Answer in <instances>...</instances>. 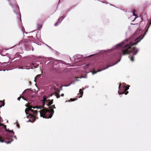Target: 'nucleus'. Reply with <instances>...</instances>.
<instances>
[{
  "label": "nucleus",
  "mask_w": 151,
  "mask_h": 151,
  "mask_svg": "<svg viewBox=\"0 0 151 151\" xmlns=\"http://www.w3.org/2000/svg\"><path fill=\"white\" fill-rule=\"evenodd\" d=\"M28 41H29V43L28 45H26L24 49L27 51H29L31 50L32 46L31 45V42L29 41L30 40H29Z\"/></svg>",
  "instance_id": "obj_11"
},
{
  "label": "nucleus",
  "mask_w": 151,
  "mask_h": 151,
  "mask_svg": "<svg viewBox=\"0 0 151 151\" xmlns=\"http://www.w3.org/2000/svg\"><path fill=\"white\" fill-rule=\"evenodd\" d=\"M34 37L37 38V34H34V36L33 35L27 37V38L29 39H33V40L35 41V39Z\"/></svg>",
  "instance_id": "obj_14"
},
{
  "label": "nucleus",
  "mask_w": 151,
  "mask_h": 151,
  "mask_svg": "<svg viewBox=\"0 0 151 151\" xmlns=\"http://www.w3.org/2000/svg\"><path fill=\"white\" fill-rule=\"evenodd\" d=\"M35 79H35V80H34V81H35V82H36V80H35Z\"/></svg>",
  "instance_id": "obj_47"
},
{
  "label": "nucleus",
  "mask_w": 151,
  "mask_h": 151,
  "mask_svg": "<svg viewBox=\"0 0 151 151\" xmlns=\"http://www.w3.org/2000/svg\"><path fill=\"white\" fill-rule=\"evenodd\" d=\"M21 97H18L17 98V100L19 101H20V100L21 99Z\"/></svg>",
  "instance_id": "obj_38"
},
{
  "label": "nucleus",
  "mask_w": 151,
  "mask_h": 151,
  "mask_svg": "<svg viewBox=\"0 0 151 151\" xmlns=\"http://www.w3.org/2000/svg\"><path fill=\"white\" fill-rule=\"evenodd\" d=\"M76 100H74V99H72V98H71L70 99V101H74Z\"/></svg>",
  "instance_id": "obj_31"
},
{
  "label": "nucleus",
  "mask_w": 151,
  "mask_h": 151,
  "mask_svg": "<svg viewBox=\"0 0 151 151\" xmlns=\"http://www.w3.org/2000/svg\"><path fill=\"white\" fill-rule=\"evenodd\" d=\"M25 66L19 67L18 68L19 69L28 70L30 68L32 69L33 67L37 68L39 66L40 68H41L42 66L41 63L40 61H37L35 63H25Z\"/></svg>",
  "instance_id": "obj_5"
},
{
  "label": "nucleus",
  "mask_w": 151,
  "mask_h": 151,
  "mask_svg": "<svg viewBox=\"0 0 151 151\" xmlns=\"http://www.w3.org/2000/svg\"><path fill=\"white\" fill-rule=\"evenodd\" d=\"M132 14L133 16L135 17L136 18H138V15L136 14L135 13H132Z\"/></svg>",
  "instance_id": "obj_23"
},
{
  "label": "nucleus",
  "mask_w": 151,
  "mask_h": 151,
  "mask_svg": "<svg viewBox=\"0 0 151 151\" xmlns=\"http://www.w3.org/2000/svg\"><path fill=\"white\" fill-rule=\"evenodd\" d=\"M53 100H52L51 101H50V102H49V105L47 104V106H49L50 105H51L52 104H53Z\"/></svg>",
  "instance_id": "obj_22"
},
{
  "label": "nucleus",
  "mask_w": 151,
  "mask_h": 151,
  "mask_svg": "<svg viewBox=\"0 0 151 151\" xmlns=\"http://www.w3.org/2000/svg\"><path fill=\"white\" fill-rule=\"evenodd\" d=\"M26 114L27 115V118H29L30 119L27 122L32 123L34 122L38 119L37 115L38 113L37 110H34L31 109L26 108L25 110Z\"/></svg>",
  "instance_id": "obj_4"
},
{
  "label": "nucleus",
  "mask_w": 151,
  "mask_h": 151,
  "mask_svg": "<svg viewBox=\"0 0 151 151\" xmlns=\"http://www.w3.org/2000/svg\"><path fill=\"white\" fill-rule=\"evenodd\" d=\"M101 2H102V3H105V2H103V1H101Z\"/></svg>",
  "instance_id": "obj_49"
},
{
  "label": "nucleus",
  "mask_w": 151,
  "mask_h": 151,
  "mask_svg": "<svg viewBox=\"0 0 151 151\" xmlns=\"http://www.w3.org/2000/svg\"><path fill=\"white\" fill-rule=\"evenodd\" d=\"M52 95H53V94H52L50 95V96H52Z\"/></svg>",
  "instance_id": "obj_52"
},
{
  "label": "nucleus",
  "mask_w": 151,
  "mask_h": 151,
  "mask_svg": "<svg viewBox=\"0 0 151 151\" xmlns=\"http://www.w3.org/2000/svg\"><path fill=\"white\" fill-rule=\"evenodd\" d=\"M78 81V80L77 79H76L75 80L72 81L71 82V83L69 85H64L63 86H66V87L69 86L71 84H74L75 83V82H76V81Z\"/></svg>",
  "instance_id": "obj_15"
},
{
  "label": "nucleus",
  "mask_w": 151,
  "mask_h": 151,
  "mask_svg": "<svg viewBox=\"0 0 151 151\" xmlns=\"http://www.w3.org/2000/svg\"><path fill=\"white\" fill-rule=\"evenodd\" d=\"M7 140H8V141H5L4 140H3L1 139L0 138V142H5L7 144H10L13 141V139L12 138H10L9 139H6Z\"/></svg>",
  "instance_id": "obj_12"
},
{
  "label": "nucleus",
  "mask_w": 151,
  "mask_h": 151,
  "mask_svg": "<svg viewBox=\"0 0 151 151\" xmlns=\"http://www.w3.org/2000/svg\"><path fill=\"white\" fill-rule=\"evenodd\" d=\"M137 18H136V17H135V18L134 19L132 20V22H134V21H135V20Z\"/></svg>",
  "instance_id": "obj_42"
},
{
  "label": "nucleus",
  "mask_w": 151,
  "mask_h": 151,
  "mask_svg": "<svg viewBox=\"0 0 151 151\" xmlns=\"http://www.w3.org/2000/svg\"><path fill=\"white\" fill-rule=\"evenodd\" d=\"M32 50L33 51L34 50V49H33V47L32 46Z\"/></svg>",
  "instance_id": "obj_45"
},
{
  "label": "nucleus",
  "mask_w": 151,
  "mask_h": 151,
  "mask_svg": "<svg viewBox=\"0 0 151 151\" xmlns=\"http://www.w3.org/2000/svg\"><path fill=\"white\" fill-rule=\"evenodd\" d=\"M4 63H6V64H7V63H6V62H4Z\"/></svg>",
  "instance_id": "obj_50"
},
{
  "label": "nucleus",
  "mask_w": 151,
  "mask_h": 151,
  "mask_svg": "<svg viewBox=\"0 0 151 151\" xmlns=\"http://www.w3.org/2000/svg\"><path fill=\"white\" fill-rule=\"evenodd\" d=\"M88 87H89L88 86H85L84 88H83L82 89H81L79 90V93H78V95H81V96H80L78 97L79 98H80L82 97V96L83 95V90H84V89H85L86 88H88Z\"/></svg>",
  "instance_id": "obj_10"
},
{
  "label": "nucleus",
  "mask_w": 151,
  "mask_h": 151,
  "mask_svg": "<svg viewBox=\"0 0 151 151\" xmlns=\"http://www.w3.org/2000/svg\"><path fill=\"white\" fill-rule=\"evenodd\" d=\"M138 30H141V28H140V27H139V28H138Z\"/></svg>",
  "instance_id": "obj_44"
},
{
  "label": "nucleus",
  "mask_w": 151,
  "mask_h": 151,
  "mask_svg": "<svg viewBox=\"0 0 151 151\" xmlns=\"http://www.w3.org/2000/svg\"><path fill=\"white\" fill-rule=\"evenodd\" d=\"M9 2V5L11 6L12 8L13 11L14 13L17 15V18L20 19L21 22L20 25L21 26L22 30L23 33L25 32V29L22 25L21 20V14L20 13L19 7L17 4V2L15 0H7Z\"/></svg>",
  "instance_id": "obj_1"
},
{
  "label": "nucleus",
  "mask_w": 151,
  "mask_h": 151,
  "mask_svg": "<svg viewBox=\"0 0 151 151\" xmlns=\"http://www.w3.org/2000/svg\"><path fill=\"white\" fill-rule=\"evenodd\" d=\"M14 137L16 140L17 139V137H16V136H14Z\"/></svg>",
  "instance_id": "obj_39"
},
{
  "label": "nucleus",
  "mask_w": 151,
  "mask_h": 151,
  "mask_svg": "<svg viewBox=\"0 0 151 151\" xmlns=\"http://www.w3.org/2000/svg\"><path fill=\"white\" fill-rule=\"evenodd\" d=\"M66 17V16H62L61 17H60L59 18V19H60V21L59 22V23H60L61 22H62V21Z\"/></svg>",
  "instance_id": "obj_16"
},
{
  "label": "nucleus",
  "mask_w": 151,
  "mask_h": 151,
  "mask_svg": "<svg viewBox=\"0 0 151 151\" xmlns=\"http://www.w3.org/2000/svg\"><path fill=\"white\" fill-rule=\"evenodd\" d=\"M25 106L26 107H27V106L26 104L25 105Z\"/></svg>",
  "instance_id": "obj_51"
},
{
  "label": "nucleus",
  "mask_w": 151,
  "mask_h": 151,
  "mask_svg": "<svg viewBox=\"0 0 151 151\" xmlns=\"http://www.w3.org/2000/svg\"><path fill=\"white\" fill-rule=\"evenodd\" d=\"M23 100H25V101H28V100H27V99H26L24 97H21Z\"/></svg>",
  "instance_id": "obj_30"
},
{
  "label": "nucleus",
  "mask_w": 151,
  "mask_h": 151,
  "mask_svg": "<svg viewBox=\"0 0 151 151\" xmlns=\"http://www.w3.org/2000/svg\"><path fill=\"white\" fill-rule=\"evenodd\" d=\"M75 6H76V5H75L72 6L70 8V10H71L73 9L75 7Z\"/></svg>",
  "instance_id": "obj_27"
},
{
  "label": "nucleus",
  "mask_w": 151,
  "mask_h": 151,
  "mask_svg": "<svg viewBox=\"0 0 151 151\" xmlns=\"http://www.w3.org/2000/svg\"><path fill=\"white\" fill-rule=\"evenodd\" d=\"M44 60V63L45 64L50 65L51 67H53L54 65L58 63L57 60H54L51 58H45Z\"/></svg>",
  "instance_id": "obj_8"
},
{
  "label": "nucleus",
  "mask_w": 151,
  "mask_h": 151,
  "mask_svg": "<svg viewBox=\"0 0 151 151\" xmlns=\"http://www.w3.org/2000/svg\"><path fill=\"white\" fill-rule=\"evenodd\" d=\"M20 55L19 54V53H18H18H17L16 54V55H15V58L16 57H17V56H20Z\"/></svg>",
  "instance_id": "obj_34"
},
{
  "label": "nucleus",
  "mask_w": 151,
  "mask_h": 151,
  "mask_svg": "<svg viewBox=\"0 0 151 151\" xmlns=\"http://www.w3.org/2000/svg\"><path fill=\"white\" fill-rule=\"evenodd\" d=\"M16 124V126L17 127V128H19L20 127L19 124H18V123H17V122L14 123V124Z\"/></svg>",
  "instance_id": "obj_25"
},
{
  "label": "nucleus",
  "mask_w": 151,
  "mask_h": 151,
  "mask_svg": "<svg viewBox=\"0 0 151 151\" xmlns=\"http://www.w3.org/2000/svg\"><path fill=\"white\" fill-rule=\"evenodd\" d=\"M83 68L84 69H91L92 68L91 67V65L90 63H88L86 64V65L83 66Z\"/></svg>",
  "instance_id": "obj_13"
},
{
  "label": "nucleus",
  "mask_w": 151,
  "mask_h": 151,
  "mask_svg": "<svg viewBox=\"0 0 151 151\" xmlns=\"http://www.w3.org/2000/svg\"><path fill=\"white\" fill-rule=\"evenodd\" d=\"M60 91L59 90H57V94H58V95L56 96V97L57 98H59L60 97V96L59 95V93H60Z\"/></svg>",
  "instance_id": "obj_20"
},
{
  "label": "nucleus",
  "mask_w": 151,
  "mask_h": 151,
  "mask_svg": "<svg viewBox=\"0 0 151 151\" xmlns=\"http://www.w3.org/2000/svg\"><path fill=\"white\" fill-rule=\"evenodd\" d=\"M87 78V75L86 74L85 76H81L80 77H79L80 78Z\"/></svg>",
  "instance_id": "obj_21"
},
{
  "label": "nucleus",
  "mask_w": 151,
  "mask_h": 151,
  "mask_svg": "<svg viewBox=\"0 0 151 151\" xmlns=\"http://www.w3.org/2000/svg\"><path fill=\"white\" fill-rule=\"evenodd\" d=\"M70 60H71V59L70 58Z\"/></svg>",
  "instance_id": "obj_54"
},
{
  "label": "nucleus",
  "mask_w": 151,
  "mask_h": 151,
  "mask_svg": "<svg viewBox=\"0 0 151 151\" xmlns=\"http://www.w3.org/2000/svg\"><path fill=\"white\" fill-rule=\"evenodd\" d=\"M0 104H1V105H0V108H1L2 106H4L5 105L4 102L2 101H0Z\"/></svg>",
  "instance_id": "obj_19"
},
{
  "label": "nucleus",
  "mask_w": 151,
  "mask_h": 151,
  "mask_svg": "<svg viewBox=\"0 0 151 151\" xmlns=\"http://www.w3.org/2000/svg\"><path fill=\"white\" fill-rule=\"evenodd\" d=\"M40 77V75H37L36 77H35V79H36L37 78H38Z\"/></svg>",
  "instance_id": "obj_26"
},
{
  "label": "nucleus",
  "mask_w": 151,
  "mask_h": 151,
  "mask_svg": "<svg viewBox=\"0 0 151 151\" xmlns=\"http://www.w3.org/2000/svg\"><path fill=\"white\" fill-rule=\"evenodd\" d=\"M136 11V10L135 9H134L132 11V13H135Z\"/></svg>",
  "instance_id": "obj_35"
},
{
  "label": "nucleus",
  "mask_w": 151,
  "mask_h": 151,
  "mask_svg": "<svg viewBox=\"0 0 151 151\" xmlns=\"http://www.w3.org/2000/svg\"><path fill=\"white\" fill-rule=\"evenodd\" d=\"M68 9H66V11H65V12H67V11H68Z\"/></svg>",
  "instance_id": "obj_48"
},
{
  "label": "nucleus",
  "mask_w": 151,
  "mask_h": 151,
  "mask_svg": "<svg viewBox=\"0 0 151 151\" xmlns=\"http://www.w3.org/2000/svg\"><path fill=\"white\" fill-rule=\"evenodd\" d=\"M42 27V25L41 24H39L38 26V29L40 30Z\"/></svg>",
  "instance_id": "obj_24"
},
{
  "label": "nucleus",
  "mask_w": 151,
  "mask_h": 151,
  "mask_svg": "<svg viewBox=\"0 0 151 151\" xmlns=\"http://www.w3.org/2000/svg\"><path fill=\"white\" fill-rule=\"evenodd\" d=\"M64 96V93H62L61 95V96H62V97H63Z\"/></svg>",
  "instance_id": "obj_40"
},
{
  "label": "nucleus",
  "mask_w": 151,
  "mask_h": 151,
  "mask_svg": "<svg viewBox=\"0 0 151 151\" xmlns=\"http://www.w3.org/2000/svg\"><path fill=\"white\" fill-rule=\"evenodd\" d=\"M8 53H6L4 51V49L3 50V52L1 53V55L2 56H5Z\"/></svg>",
  "instance_id": "obj_18"
},
{
  "label": "nucleus",
  "mask_w": 151,
  "mask_h": 151,
  "mask_svg": "<svg viewBox=\"0 0 151 151\" xmlns=\"http://www.w3.org/2000/svg\"><path fill=\"white\" fill-rule=\"evenodd\" d=\"M6 70H7V69H2V70H0V71H5Z\"/></svg>",
  "instance_id": "obj_36"
},
{
  "label": "nucleus",
  "mask_w": 151,
  "mask_h": 151,
  "mask_svg": "<svg viewBox=\"0 0 151 151\" xmlns=\"http://www.w3.org/2000/svg\"><path fill=\"white\" fill-rule=\"evenodd\" d=\"M31 108L34 109H41L39 111L40 113V116L41 117L46 119L51 118L54 113V110L53 109H52L50 111L46 108L42 106H32Z\"/></svg>",
  "instance_id": "obj_2"
},
{
  "label": "nucleus",
  "mask_w": 151,
  "mask_h": 151,
  "mask_svg": "<svg viewBox=\"0 0 151 151\" xmlns=\"http://www.w3.org/2000/svg\"><path fill=\"white\" fill-rule=\"evenodd\" d=\"M0 125L3 127L4 129V131H3L2 128L0 127V133L2 137L4 139H9L10 138L13 137L14 133L13 131L7 129L6 128V126L3 123H0Z\"/></svg>",
  "instance_id": "obj_3"
},
{
  "label": "nucleus",
  "mask_w": 151,
  "mask_h": 151,
  "mask_svg": "<svg viewBox=\"0 0 151 151\" xmlns=\"http://www.w3.org/2000/svg\"><path fill=\"white\" fill-rule=\"evenodd\" d=\"M7 122H8V120L7 121Z\"/></svg>",
  "instance_id": "obj_53"
},
{
  "label": "nucleus",
  "mask_w": 151,
  "mask_h": 151,
  "mask_svg": "<svg viewBox=\"0 0 151 151\" xmlns=\"http://www.w3.org/2000/svg\"><path fill=\"white\" fill-rule=\"evenodd\" d=\"M106 51L104 50H102L101 51L99 54H100V55L101 56H103L104 55V54H105Z\"/></svg>",
  "instance_id": "obj_17"
},
{
  "label": "nucleus",
  "mask_w": 151,
  "mask_h": 151,
  "mask_svg": "<svg viewBox=\"0 0 151 151\" xmlns=\"http://www.w3.org/2000/svg\"><path fill=\"white\" fill-rule=\"evenodd\" d=\"M129 86H130L128 85V87H127L124 83H123L122 84L120 83L119 85L118 91L119 95L124 94L127 95L129 93V92L127 91L129 89Z\"/></svg>",
  "instance_id": "obj_6"
},
{
  "label": "nucleus",
  "mask_w": 151,
  "mask_h": 151,
  "mask_svg": "<svg viewBox=\"0 0 151 151\" xmlns=\"http://www.w3.org/2000/svg\"><path fill=\"white\" fill-rule=\"evenodd\" d=\"M29 41L28 40H22L19 42L18 44L15 45L14 46L9 48V49H11L12 48L16 47V48H17V49L18 50H22V49L24 48L26 45L29 44ZM9 49H5L4 50H8Z\"/></svg>",
  "instance_id": "obj_7"
},
{
  "label": "nucleus",
  "mask_w": 151,
  "mask_h": 151,
  "mask_svg": "<svg viewBox=\"0 0 151 151\" xmlns=\"http://www.w3.org/2000/svg\"><path fill=\"white\" fill-rule=\"evenodd\" d=\"M60 21V19H59V18L58 19V22H59Z\"/></svg>",
  "instance_id": "obj_43"
},
{
  "label": "nucleus",
  "mask_w": 151,
  "mask_h": 151,
  "mask_svg": "<svg viewBox=\"0 0 151 151\" xmlns=\"http://www.w3.org/2000/svg\"><path fill=\"white\" fill-rule=\"evenodd\" d=\"M31 91V89H25L23 92V93H24L25 92L27 91Z\"/></svg>",
  "instance_id": "obj_29"
},
{
  "label": "nucleus",
  "mask_w": 151,
  "mask_h": 151,
  "mask_svg": "<svg viewBox=\"0 0 151 151\" xmlns=\"http://www.w3.org/2000/svg\"><path fill=\"white\" fill-rule=\"evenodd\" d=\"M51 107H52V108H53V109H55L56 108L55 107V106L54 105H52L51 106Z\"/></svg>",
  "instance_id": "obj_32"
},
{
  "label": "nucleus",
  "mask_w": 151,
  "mask_h": 151,
  "mask_svg": "<svg viewBox=\"0 0 151 151\" xmlns=\"http://www.w3.org/2000/svg\"><path fill=\"white\" fill-rule=\"evenodd\" d=\"M3 64L1 63V62H0V67H1L2 66Z\"/></svg>",
  "instance_id": "obj_37"
},
{
  "label": "nucleus",
  "mask_w": 151,
  "mask_h": 151,
  "mask_svg": "<svg viewBox=\"0 0 151 151\" xmlns=\"http://www.w3.org/2000/svg\"><path fill=\"white\" fill-rule=\"evenodd\" d=\"M95 54H92L88 56H86V55H81L80 54H77L73 56V58L75 62H77L79 59H80L81 58H89L93 56Z\"/></svg>",
  "instance_id": "obj_9"
},
{
  "label": "nucleus",
  "mask_w": 151,
  "mask_h": 151,
  "mask_svg": "<svg viewBox=\"0 0 151 151\" xmlns=\"http://www.w3.org/2000/svg\"><path fill=\"white\" fill-rule=\"evenodd\" d=\"M110 5H111V6H114V7H116L114 5H112V4H110Z\"/></svg>",
  "instance_id": "obj_41"
},
{
  "label": "nucleus",
  "mask_w": 151,
  "mask_h": 151,
  "mask_svg": "<svg viewBox=\"0 0 151 151\" xmlns=\"http://www.w3.org/2000/svg\"><path fill=\"white\" fill-rule=\"evenodd\" d=\"M58 24H59V22H58H58H56L55 23V24H54L55 26H57L58 25Z\"/></svg>",
  "instance_id": "obj_28"
},
{
  "label": "nucleus",
  "mask_w": 151,
  "mask_h": 151,
  "mask_svg": "<svg viewBox=\"0 0 151 151\" xmlns=\"http://www.w3.org/2000/svg\"><path fill=\"white\" fill-rule=\"evenodd\" d=\"M4 49H0V54L1 55V53L3 52V50Z\"/></svg>",
  "instance_id": "obj_33"
},
{
  "label": "nucleus",
  "mask_w": 151,
  "mask_h": 151,
  "mask_svg": "<svg viewBox=\"0 0 151 151\" xmlns=\"http://www.w3.org/2000/svg\"><path fill=\"white\" fill-rule=\"evenodd\" d=\"M55 84L57 86H58V85L56 83H55Z\"/></svg>",
  "instance_id": "obj_46"
}]
</instances>
